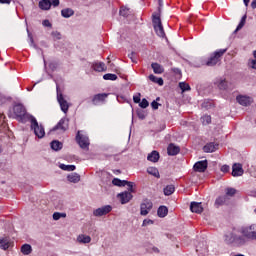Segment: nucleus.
<instances>
[{"mask_svg": "<svg viewBox=\"0 0 256 256\" xmlns=\"http://www.w3.org/2000/svg\"><path fill=\"white\" fill-rule=\"evenodd\" d=\"M29 119L31 123L30 125L31 131L34 132V135H36L38 139H43V137H45V127L43 126V124H39L35 116L29 115Z\"/></svg>", "mask_w": 256, "mask_h": 256, "instance_id": "1", "label": "nucleus"}, {"mask_svg": "<svg viewBox=\"0 0 256 256\" xmlns=\"http://www.w3.org/2000/svg\"><path fill=\"white\" fill-rule=\"evenodd\" d=\"M152 25L154 27V31L158 37H165V30L163 29V23L161 22V14L154 13L152 14Z\"/></svg>", "mask_w": 256, "mask_h": 256, "instance_id": "2", "label": "nucleus"}, {"mask_svg": "<svg viewBox=\"0 0 256 256\" xmlns=\"http://www.w3.org/2000/svg\"><path fill=\"white\" fill-rule=\"evenodd\" d=\"M224 241L226 245H233L236 243L237 245H245L246 241L243 236H237V234L233 232H228L224 235Z\"/></svg>", "mask_w": 256, "mask_h": 256, "instance_id": "3", "label": "nucleus"}, {"mask_svg": "<svg viewBox=\"0 0 256 256\" xmlns=\"http://www.w3.org/2000/svg\"><path fill=\"white\" fill-rule=\"evenodd\" d=\"M227 53V49H219L212 53L208 60L206 61L207 67H215L219 61H221V57Z\"/></svg>", "mask_w": 256, "mask_h": 256, "instance_id": "4", "label": "nucleus"}, {"mask_svg": "<svg viewBox=\"0 0 256 256\" xmlns=\"http://www.w3.org/2000/svg\"><path fill=\"white\" fill-rule=\"evenodd\" d=\"M76 143H78L81 149H89V145H91V142L89 141V136L83 131L77 132Z\"/></svg>", "mask_w": 256, "mask_h": 256, "instance_id": "5", "label": "nucleus"}, {"mask_svg": "<svg viewBox=\"0 0 256 256\" xmlns=\"http://www.w3.org/2000/svg\"><path fill=\"white\" fill-rule=\"evenodd\" d=\"M243 239H250V241H256V225L242 227L241 229Z\"/></svg>", "mask_w": 256, "mask_h": 256, "instance_id": "6", "label": "nucleus"}, {"mask_svg": "<svg viewBox=\"0 0 256 256\" xmlns=\"http://www.w3.org/2000/svg\"><path fill=\"white\" fill-rule=\"evenodd\" d=\"M56 91H57V102L60 105V109L62 113H65V115H67V113L69 112V102L65 100L63 93L59 91V84H57V82H56Z\"/></svg>", "mask_w": 256, "mask_h": 256, "instance_id": "7", "label": "nucleus"}, {"mask_svg": "<svg viewBox=\"0 0 256 256\" xmlns=\"http://www.w3.org/2000/svg\"><path fill=\"white\" fill-rule=\"evenodd\" d=\"M13 111L14 115L17 117V119H20V121H25V117H29L23 104H16L13 108Z\"/></svg>", "mask_w": 256, "mask_h": 256, "instance_id": "8", "label": "nucleus"}, {"mask_svg": "<svg viewBox=\"0 0 256 256\" xmlns=\"http://www.w3.org/2000/svg\"><path fill=\"white\" fill-rule=\"evenodd\" d=\"M69 129V119L67 117H63L59 120V122L51 129V131H61V133H65Z\"/></svg>", "mask_w": 256, "mask_h": 256, "instance_id": "9", "label": "nucleus"}, {"mask_svg": "<svg viewBox=\"0 0 256 256\" xmlns=\"http://www.w3.org/2000/svg\"><path fill=\"white\" fill-rule=\"evenodd\" d=\"M151 209H153V202L149 199H144L140 204V215L143 217L149 215Z\"/></svg>", "mask_w": 256, "mask_h": 256, "instance_id": "10", "label": "nucleus"}, {"mask_svg": "<svg viewBox=\"0 0 256 256\" xmlns=\"http://www.w3.org/2000/svg\"><path fill=\"white\" fill-rule=\"evenodd\" d=\"M113 211V207L111 205H105L100 208H97L93 211L94 217H103V215H107Z\"/></svg>", "mask_w": 256, "mask_h": 256, "instance_id": "11", "label": "nucleus"}, {"mask_svg": "<svg viewBox=\"0 0 256 256\" xmlns=\"http://www.w3.org/2000/svg\"><path fill=\"white\" fill-rule=\"evenodd\" d=\"M90 69L96 71L97 73H103V71H107V66L103 62H94L86 64Z\"/></svg>", "mask_w": 256, "mask_h": 256, "instance_id": "12", "label": "nucleus"}, {"mask_svg": "<svg viewBox=\"0 0 256 256\" xmlns=\"http://www.w3.org/2000/svg\"><path fill=\"white\" fill-rule=\"evenodd\" d=\"M208 162L207 160L198 161L194 164L193 169L196 173H205L207 171Z\"/></svg>", "mask_w": 256, "mask_h": 256, "instance_id": "13", "label": "nucleus"}, {"mask_svg": "<svg viewBox=\"0 0 256 256\" xmlns=\"http://www.w3.org/2000/svg\"><path fill=\"white\" fill-rule=\"evenodd\" d=\"M117 197H118V199H120L121 204L125 205L133 199V194H131V192H129V191H124L122 193H119L117 195Z\"/></svg>", "mask_w": 256, "mask_h": 256, "instance_id": "14", "label": "nucleus"}, {"mask_svg": "<svg viewBox=\"0 0 256 256\" xmlns=\"http://www.w3.org/2000/svg\"><path fill=\"white\" fill-rule=\"evenodd\" d=\"M236 101L237 103H239V105H242V107H249V105H251L252 103V98L246 95H238L236 97Z\"/></svg>", "mask_w": 256, "mask_h": 256, "instance_id": "15", "label": "nucleus"}, {"mask_svg": "<svg viewBox=\"0 0 256 256\" xmlns=\"http://www.w3.org/2000/svg\"><path fill=\"white\" fill-rule=\"evenodd\" d=\"M245 173L243 170V165L241 163H235L232 166V177H241Z\"/></svg>", "mask_w": 256, "mask_h": 256, "instance_id": "16", "label": "nucleus"}, {"mask_svg": "<svg viewBox=\"0 0 256 256\" xmlns=\"http://www.w3.org/2000/svg\"><path fill=\"white\" fill-rule=\"evenodd\" d=\"M181 152V148L174 143H170L167 147V153L170 157H175V155H179Z\"/></svg>", "mask_w": 256, "mask_h": 256, "instance_id": "17", "label": "nucleus"}, {"mask_svg": "<svg viewBox=\"0 0 256 256\" xmlns=\"http://www.w3.org/2000/svg\"><path fill=\"white\" fill-rule=\"evenodd\" d=\"M107 97H109L107 93L96 94L92 98V103L93 105H99L100 103H104Z\"/></svg>", "mask_w": 256, "mask_h": 256, "instance_id": "18", "label": "nucleus"}, {"mask_svg": "<svg viewBox=\"0 0 256 256\" xmlns=\"http://www.w3.org/2000/svg\"><path fill=\"white\" fill-rule=\"evenodd\" d=\"M190 211H192V213L201 214L203 213V205L201 204V202H191Z\"/></svg>", "mask_w": 256, "mask_h": 256, "instance_id": "19", "label": "nucleus"}, {"mask_svg": "<svg viewBox=\"0 0 256 256\" xmlns=\"http://www.w3.org/2000/svg\"><path fill=\"white\" fill-rule=\"evenodd\" d=\"M218 147L219 144H215V142H210L203 147V151L204 153H215V150L218 149Z\"/></svg>", "mask_w": 256, "mask_h": 256, "instance_id": "20", "label": "nucleus"}, {"mask_svg": "<svg viewBox=\"0 0 256 256\" xmlns=\"http://www.w3.org/2000/svg\"><path fill=\"white\" fill-rule=\"evenodd\" d=\"M229 203V197L227 196H219L215 200V207H221L223 205H227Z\"/></svg>", "mask_w": 256, "mask_h": 256, "instance_id": "21", "label": "nucleus"}, {"mask_svg": "<svg viewBox=\"0 0 256 256\" xmlns=\"http://www.w3.org/2000/svg\"><path fill=\"white\" fill-rule=\"evenodd\" d=\"M9 247H11V241L9 240V238H7V237L1 238L0 237V249H3V251H7V249H9Z\"/></svg>", "mask_w": 256, "mask_h": 256, "instance_id": "22", "label": "nucleus"}, {"mask_svg": "<svg viewBox=\"0 0 256 256\" xmlns=\"http://www.w3.org/2000/svg\"><path fill=\"white\" fill-rule=\"evenodd\" d=\"M168 214H169V208H167V206H160L157 210V215L161 219H163L164 217H167Z\"/></svg>", "mask_w": 256, "mask_h": 256, "instance_id": "23", "label": "nucleus"}, {"mask_svg": "<svg viewBox=\"0 0 256 256\" xmlns=\"http://www.w3.org/2000/svg\"><path fill=\"white\" fill-rule=\"evenodd\" d=\"M151 67L156 75H161V73H165V68H163V66H161L159 63H152Z\"/></svg>", "mask_w": 256, "mask_h": 256, "instance_id": "24", "label": "nucleus"}, {"mask_svg": "<svg viewBox=\"0 0 256 256\" xmlns=\"http://www.w3.org/2000/svg\"><path fill=\"white\" fill-rule=\"evenodd\" d=\"M61 15L64 19H69V17H73L75 15V11L71 8H64L61 10Z\"/></svg>", "mask_w": 256, "mask_h": 256, "instance_id": "25", "label": "nucleus"}, {"mask_svg": "<svg viewBox=\"0 0 256 256\" xmlns=\"http://www.w3.org/2000/svg\"><path fill=\"white\" fill-rule=\"evenodd\" d=\"M50 147L53 151H61L63 149V143H61L59 140H53L50 143Z\"/></svg>", "mask_w": 256, "mask_h": 256, "instance_id": "26", "label": "nucleus"}, {"mask_svg": "<svg viewBox=\"0 0 256 256\" xmlns=\"http://www.w3.org/2000/svg\"><path fill=\"white\" fill-rule=\"evenodd\" d=\"M159 153L156 150H153L150 154H148L147 159L151 161V163H157L159 161Z\"/></svg>", "mask_w": 256, "mask_h": 256, "instance_id": "27", "label": "nucleus"}, {"mask_svg": "<svg viewBox=\"0 0 256 256\" xmlns=\"http://www.w3.org/2000/svg\"><path fill=\"white\" fill-rule=\"evenodd\" d=\"M67 179L70 183H79V181H81V176L77 173H72L67 176Z\"/></svg>", "mask_w": 256, "mask_h": 256, "instance_id": "28", "label": "nucleus"}, {"mask_svg": "<svg viewBox=\"0 0 256 256\" xmlns=\"http://www.w3.org/2000/svg\"><path fill=\"white\" fill-rule=\"evenodd\" d=\"M39 8L42 9V11H49V9H51V3L49 0H41L39 2Z\"/></svg>", "mask_w": 256, "mask_h": 256, "instance_id": "29", "label": "nucleus"}, {"mask_svg": "<svg viewBox=\"0 0 256 256\" xmlns=\"http://www.w3.org/2000/svg\"><path fill=\"white\" fill-rule=\"evenodd\" d=\"M147 173L149 175H152L153 177H156V179H159L161 177V175L159 174V169H157L156 167L147 168Z\"/></svg>", "mask_w": 256, "mask_h": 256, "instance_id": "30", "label": "nucleus"}, {"mask_svg": "<svg viewBox=\"0 0 256 256\" xmlns=\"http://www.w3.org/2000/svg\"><path fill=\"white\" fill-rule=\"evenodd\" d=\"M33 251V248L30 244H23L21 247V253L23 255H31V252Z\"/></svg>", "mask_w": 256, "mask_h": 256, "instance_id": "31", "label": "nucleus"}, {"mask_svg": "<svg viewBox=\"0 0 256 256\" xmlns=\"http://www.w3.org/2000/svg\"><path fill=\"white\" fill-rule=\"evenodd\" d=\"M149 79L150 81H152V83H157V85H159L160 87H163V78L161 77H157L153 74L149 75Z\"/></svg>", "mask_w": 256, "mask_h": 256, "instance_id": "32", "label": "nucleus"}, {"mask_svg": "<svg viewBox=\"0 0 256 256\" xmlns=\"http://www.w3.org/2000/svg\"><path fill=\"white\" fill-rule=\"evenodd\" d=\"M163 191L164 195H166V197H169V195H173V193H175V186L167 185Z\"/></svg>", "mask_w": 256, "mask_h": 256, "instance_id": "33", "label": "nucleus"}, {"mask_svg": "<svg viewBox=\"0 0 256 256\" xmlns=\"http://www.w3.org/2000/svg\"><path fill=\"white\" fill-rule=\"evenodd\" d=\"M125 183H127V180H121L119 178H114L112 180V185L115 187H125Z\"/></svg>", "mask_w": 256, "mask_h": 256, "instance_id": "34", "label": "nucleus"}, {"mask_svg": "<svg viewBox=\"0 0 256 256\" xmlns=\"http://www.w3.org/2000/svg\"><path fill=\"white\" fill-rule=\"evenodd\" d=\"M59 167L62 171H75L77 169L75 165L60 164Z\"/></svg>", "mask_w": 256, "mask_h": 256, "instance_id": "35", "label": "nucleus"}, {"mask_svg": "<svg viewBox=\"0 0 256 256\" xmlns=\"http://www.w3.org/2000/svg\"><path fill=\"white\" fill-rule=\"evenodd\" d=\"M226 197H235L237 189L228 187L225 189Z\"/></svg>", "mask_w": 256, "mask_h": 256, "instance_id": "36", "label": "nucleus"}, {"mask_svg": "<svg viewBox=\"0 0 256 256\" xmlns=\"http://www.w3.org/2000/svg\"><path fill=\"white\" fill-rule=\"evenodd\" d=\"M179 88L181 89L182 93H185V91H191V86L187 82H180Z\"/></svg>", "mask_w": 256, "mask_h": 256, "instance_id": "37", "label": "nucleus"}, {"mask_svg": "<svg viewBox=\"0 0 256 256\" xmlns=\"http://www.w3.org/2000/svg\"><path fill=\"white\" fill-rule=\"evenodd\" d=\"M104 81H117V75L116 74H111L107 73L103 75Z\"/></svg>", "mask_w": 256, "mask_h": 256, "instance_id": "38", "label": "nucleus"}, {"mask_svg": "<svg viewBox=\"0 0 256 256\" xmlns=\"http://www.w3.org/2000/svg\"><path fill=\"white\" fill-rule=\"evenodd\" d=\"M129 13H130L129 8H127L125 6L120 7L119 15L121 17L127 18V17H129Z\"/></svg>", "mask_w": 256, "mask_h": 256, "instance_id": "39", "label": "nucleus"}, {"mask_svg": "<svg viewBox=\"0 0 256 256\" xmlns=\"http://www.w3.org/2000/svg\"><path fill=\"white\" fill-rule=\"evenodd\" d=\"M27 33H28L30 47H33L34 49H38L37 44H35V40L33 39V34L29 32V29H27Z\"/></svg>", "mask_w": 256, "mask_h": 256, "instance_id": "40", "label": "nucleus"}, {"mask_svg": "<svg viewBox=\"0 0 256 256\" xmlns=\"http://www.w3.org/2000/svg\"><path fill=\"white\" fill-rule=\"evenodd\" d=\"M51 37H52L53 41H61V39H62L61 32H59V31H52Z\"/></svg>", "mask_w": 256, "mask_h": 256, "instance_id": "41", "label": "nucleus"}, {"mask_svg": "<svg viewBox=\"0 0 256 256\" xmlns=\"http://www.w3.org/2000/svg\"><path fill=\"white\" fill-rule=\"evenodd\" d=\"M78 241H79V243H91V237L85 236V235H80V236H78Z\"/></svg>", "mask_w": 256, "mask_h": 256, "instance_id": "42", "label": "nucleus"}, {"mask_svg": "<svg viewBox=\"0 0 256 256\" xmlns=\"http://www.w3.org/2000/svg\"><path fill=\"white\" fill-rule=\"evenodd\" d=\"M65 217H67V214H66V213H61V212H54V213H53V219H54V221H59V219L65 218Z\"/></svg>", "mask_w": 256, "mask_h": 256, "instance_id": "43", "label": "nucleus"}, {"mask_svg": "<svg viewBox=\"0 0 256 256\" xmlns=\"http://www.w3.org/2000/svg\"><path fill=\"white\" fill-rule=\"evenodd\" d=\"M202 125H209L211 123V116L204 115L201 117Z\"/></svg>", "mask_w": 256, "mask_h": 256, "instance_id": "44", "label": "nucleus"}, {"mask_svg": "<svg viewBox=\"0 0 256 256\" xmlns=\"http://www.w3.org/2000/svg\"><path fill=\"white\" fill-rule=\"evenodd\" d=\"M126 185L128 186V192L135 193V189H133V187H135L134 182H129L126 180L125 187H126Z\"/></svg>", "mask_w": 256, "mask_h": 256, "instance_id": "45", "label": "nucleus"}, {"mask_svg": "<svg viewBox=\"0 0 256 256\" xmlns=\"http://www.w3.org/2000/svg\"><path fill=\"white\" fill-rule=\"evenodd\" d=\"M218 89H221L222 91H225V89H227V81L226 80H220L218 82Z\"/></svg>", "mask_w": 256, "mask_h": 256, "instance_id": "46", "label": "nucleus"}, {"mask_svg": "<svg viewBox=\"0 0 256 256\" xmlns=\"http://www.w3.org/2000/svg\"><path fill=\"white\" fill-rule=\"evenodd\" d=\"M139 107H141V109H147V107H149V101L143 98L142 101L139 103Z\"/></svg>", "mask_w": 256, "mask_h": 256, "instance_id": "47", "label": "nucleus"}, {"mask_svg": "<svg viewBox=\"0 0 256 256\" xmlns=\"http://www.w3.org/2000/svg\"><path fill=\"white\" fill-rule=\"evenodd\" d=\"M128 57L131 59L132 63H137V54L135 52L128 54Z\"/></svg>", "mask_w": 256, "mask_h": 256, "instance_id": "48", "label": "nucleus"}, {"mask_svg": "<svg viewBox=\"0 0 256 256\" xmlns=\"http://www.w3.org/2000/svg\"><path fill=\"white\" fill-rule=\"evenodd\" d=\"M153 223H155V221H153L151 219H144V221L142 223V227H147L148 225H153Z\"/></svg>", "mask_w": 256, "mask_h": 256, "instance_id": "49", "label": "nucleus"}, {"mask_svg": "<svg viewBox=\"0 0 256 256\" xmlns=\"http://www.w3.org/2000/svg\"><path fill=\"white\" fill-rule=\"evenodd\" d=\"M243 27H245V22H243L242 20H240L238 26H237L236 29L234 30V33H237L238 31H241V29H243Z\"/></svg>", "mask_w": 256, "mask_h": 256, "instance_id": "50", "label": "nucleus"}, {"mask_svg": "<svg viewBox=\"0 0 256 256\" xmlns=\"http://www.w3.org/2000/svg\"><path fill=\"white\" fill-rule=\"evenodd\" d=\"M137 117H139L140 119H145L146 115H145V111L143 110H137Z\"/></svg>", "mask_w": 256, "mask_h": 256, "instance_id": "51", "label": "nucleus"}, {"mask_svg": "<svg viewBox=\"0 0 256 256\" xmlns=\"http://www.w3.org/2000/svg\"><path fill=\"white\" fill-rule=\"evenodd\" d=\"M48 2H50V7H59V0H48Z\"/></svg>", "mask_w": 256, "mask_h": 256, "instance_id": "52", "label": "nucleus"}, {"mask_svg": "<svg viewBox=\"0 0 256 256\" xmlns=\"http://www.w3.org/2000/svg\"><path fill=\"white\" fill-rule=\"evenodd\" d=\"M42 25L43 27H53V24H51V22L48 19L43 20Z\"/></svg>", "mask_w": 256, "mask_h": 256, "instance_id": "53", "label": "nucleus"}, {"mask_svg": "<svg viewBox=\"0 0 256 256\" xmlns=\"http://www.w3.org/2000/svg\"><path fill=\"white\" fill-rule=\"evenodd\" d=\"M57 62H50L49 63V69H51V71H55L57 69Z\"/></svg>", "mask_w": 256, "mask_h": 256, "instance_id": "54", "label": "nucleus"}, {"mask_svg": "<svg viewBox=\"0 0 256 256\" xmlns=\"http://www.w3.org/2000/svg\"><path fill=\"white\" fill-rule=\"evenodd\" d=\"M159 106H161V104H159L157 101H155V100L152 101V103H151L152 109L157 110V109H159Z\"/></svg>", "mask_w": 256, "mask_h": 256, "instance_id": "55", "label": "nucleus"}, {"mask_svg": "<svg viewBox=\"0 0 256 256\" xmlns=\"http://www.w3.org/2000/svg\"><path fill=\"white\" fill-rule=\"evenodd\" d=\"M134 103H141V93H138V95L133 96Z\"/></svg>", "mask_w": 256, "mask_h": 256, "instance_id": "56", "label": "nucleus"}, {"mask_svg": "<svg viewBox=\"0 0 256 256\" xmlns=\"http://www.w3.org/2000/svg\"><path fill=\"white\" fill-rule=\"evenodd\" d=\"M229 165H223L222 167H221V171H222V173H229Z\"/></svg>", "mask_w": 256, "mask_h": 256, "instance_id": "57", "label": "nucleus"}, {"mask_svg": "<svg viewBox=\"0 0 256 256\" xmlns=\"http://www.w3.org/2000/svg\"><path fill=\"white\" fill-rule=\"evenodd\" d=\"M172 73H175V75H181V69H179V68H172Z\"/></svg>", "mask_w": 256, "mask_h": 256, "instance_id": "58", "label": "nucleus"}, {"mask_svg": "<svg viewBox=\"0 0 256 256\" xmlns=\"http://www.w3.org/2000/svg\"><path fill=\"white\" fill-rule=\"evenodd\" d=\"M159 7H158V13L161 15V7H163V0H158Z\"/></svg>", "mask_w": 256, "mask_h": 256, "instance_id": "59", "label": "nucleus"}, {"mask_svg": "<svg viewBox=\"0 0 256 256\" xmlns=\"http://www.w3.org/2000/svg\"><path fill=\"white\" fill-rule=\"evenodd\" d=\"M0 3L2 5H9L11 3V0H0Z\"/></svg>", "mask_w": 256, "mask_h": 256, "instance_id": "60", "label": "nucleus"}, {"mask_svg": "<svg viewBox=\"0 0 256 256\" xmlns=\"http://www.w3.org/2000/svg\"><path fill=\"white\" fill-rule=\"evenodd\" d=\"M251 7H252V9H256V0H253L251 2Z\"/></svg>", "mask_w": 256, "mask_h": 256, "instance_id": "61", "label": "nucleus"}, {"mask_svg": "<svg viewBox=\"0 0 256 256\" xmlns=\"http://www.w3.org/2000/svg\"><path fill=\"white\" fill-rule=\"evenodd\" d=\"M249 1L250 0H243L245 7H249Z\"/></svg>", "mask_w": 256, "mask_h": 256, "instance_id": "62", "label": "nucleus"}, {"mask_svg": "<svg viewBox=\"0 0 256 256\" xmlns=\"http://www.w3.org/2000/svg\"><path fill=\"white\" fill-rule=\"evenodd\" d=\"M251 197H256V190H253L252 192H250Z\"/></svg>", "mask_w": 256, "mask_h": 256, "instance_id": "63", "label": "nucleus"}, {"mask_svg": "<svg viewBox=\"0 0 256 256\" xmlns=\"http://www.w3.org/2000/svg\"><path fill=\"white\" fill-rule=\"evenodd\" d=\"M241 21L245 23V22L247 21V15H244V16L241 18Z\"/></svg>", "mask_w": 256, "mask_h": 256, "instance_id": "64", "label": "nucleus"}]
</instances>
